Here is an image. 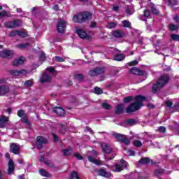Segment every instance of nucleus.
I'll return each instance as SVG.
<instances>
[{"label": "nucleus", "instance_id": "obj_1", "mask_svg": "<svg viewBox=\"0 0 179 179\" xmlns=\"http://www.w3.org/2000/svg\"><path fill=\"white\" fill-rule=\"evenodd\" d=\"M169 80H170V77H169V75L165 74L162 76L157 83L153 85L152 88V93L156 94L157 92H160L162 87H164L166 84L169 83Z\"/></svg>", "mask_w": 179, "mask_h": 179}, {"label": "nucleus", "instance_id": "obj_2", "mask_svg": "<svg viewBox=\"0 0 179 179\" xmlns=\"http://www.w3.org/2000/svg\"><path fill=\"white\" fill-rule=\"evenodd\" d=\"M92 17V13H79L77 15H74L73 17V20L74 23H84V22H86V20H90Z\"/></svg>", "mask_w": 179, "mask_h": 179}, {"label": "nucleus", "instance_id": "obj_3", "mask_svg": "<svg viewBox=\"0 0 179 179\" xmlns=\"http://www.w3.org/2000/svg\"><path fill=\"white\" fill-rule=\"evenodd\" d=\"M146 100V97L138 95L135 97V111H138V110H141L142 107H143V101Z\"/></svg>", "mask_w": 179, "mask_h": 179}, {"label": "nucleus", "instance_id": "obj_4", "mask_svg": "<svg viewBox=\"0 0 179 179\" xmlns=\"http://www.w3.org/2000/svg\"><path fill=\"white\" fill-rule=\"evenodd\" d=\"M127 166L128 162H125L124 159H121L120 164L115 165V169H113V171H116V173H120V171H122L124 169H127Z\"/></svg>", "mask_w": 179, "mask_h": 179}, {"label": "nucleus", "instance_id": "obj_5", "mask_svg": "<svg viewBox=\"0 0 179 179\" xmlns=\"http://www.w3.org/2000/svg\"><path fill=\"white\" fill-rule=\"evenodd\" d=\"M8 73L10 75H12V76H22V75H28L29 71L25 69H22L19 71L11 69L8 71Z\"/></svg>", "mask_w": 179, "mask_h": 179}, {"label": "nucleus", "instance_id": "obj_6", "mask_svg": "<svg viewBox=\"0 0 179 179\" xmlns=\"http://www.w3.org/2000/svg\"><path fill=\"white\" fill-rule=\"evenodd\" d=\"M103 73H104V69L101 67H96L89 71V75L91 77L97 76L98 75H103Z\"/></svg>", "mask_w": 179, "mask_h": 179}, {"label": "nucleus", "instance_id": "obj_7", "mask_svg": "<svg viewBox=\"0 0 179 179\" xmlns=\"http://www.w3.org/2000/svg\"><path fill=\"white\" fill-rule=\"evenodd\" d=\"M13 50H4L0 52V57L1 58H4L9 59V58H12L13 57Z\"/></svg>", "mask_w": 179, "mask_h": 179}, {"label": "nucleus", "instance_id": "obj_8", "mask_svg": "<svg viewBox=\"0 0 179 179\" xmlns=\"http://www.w3.org/2000/svg\"><path fill=\"white\" fill-rule=\"evenodd\" d=\"M36 145L38 146V149H43V145H46L48 141L46 140L43 136H39L36 138Z\"/></svg>", "mask_w": 179, "mask_h": 179}, {"label": "nucleus", "instance_id": "obj_9", "mask_svg": "<svg viewBox=\"0 0 179 179\" xmlns=\"http://www.w3.org/2000/svg\"><path fill=\"white\" fill-rule=\"evenodd\" d=\"M65 29H66V22L60 20L57 23L58 33H65Z\"/></svg>", "mask_w": 179, "mask_h": 179}, {"label": "nucleus", "instance_id": "obj_10", "mask_svg": "<svg viewBox=\"0 0 179 179\" xmlns=\"http://www.w3.org/2000/svg\"><path fill=\"white\" fill-rule=\"evenodd\" d=\"M10 150L14 155H19L20 152V145L13 143L10 145Z\"/></svg>", "mask_w": 179, "mask_h": 179}, {"label": "nucleus", "instance_id": "obj_11", "mask_svg": "<svg viewBox=\"0 0 179 179\" xmlns=\"http://www.w3.org/2000/svg\"><path fill=\"white\" fill-rule=\"evenodd\" d=\"M112 36L115 37V38H122L125 36V32L120 29L115 30L112 31Z\"/></svg>", "mask_w": 179, "mask_h": 179}, {"label": "nucleus", "instance_id": "obj_12", "mask_svg": "<svg viewBox=\"0 0 179 179\" xmlns=\"http://www.w3.org/2000/svg\"><path fill=\"white\" fill-rule=\"evenodd\" d=\"M9 92H10V88H9V86L5 85H0V96L8 94Z\"/></svg>", "mask_w": 179, "mask_h": 179}, {"label": "nucleus", "instance_id": "obj_13", "mask_svg": "<svg viewBox=\"0 0 179 179\" xmlns=\"http://www.w3.org/2000/svg\"><path fill=\"white\" fill-rule=\"evenodd\" d=\"M101 146L102 148V151L103 153L110 154L113 152V148L108 144L106 143H101Z\"/></svg>", "mask_w": 179, "mask_h": 179}, {"label": "nucleus", "instance_id": "obj_14", "mask_svg": "<svg viewBox=\"0 0 179 179\" xmlns=\"http://www.w3.org/2000/svg\"><path fill=\"white\" fill-rule=\"evenodd\" d=\"M53 112H55L57 115H59V117H63V115H65V110L62 107L53 108Z\"/></svg>", "mask_w": 179, "mask_h": 179}, {"label": "nucleus", "instance_id": "obj_15", "mask_svg": "<svg viewBox=\"0 0 179 179\" xmlns=\"http://www.w3.org/2000/svg\"><path fill=\"white\" fill-rule=\"evenodd\" d=\"M50 81H51V76H50L49 74L47 73V72L43 73L42 76L40 78V82L41 83H45L46 82H50Z\"/></svg>", "mask_w": 179, "mask_h": 179}, {"label": "nucleus", "instance_id": "obj_16", "mask_svg": "<svg viewBox=\"0 0 179 179\" xmlns=\"http://www.w3.org/2000/svg\"><path fill=\"white\" fill-rule=\"evenodd\" d=\"M24 64V57H20V58L15 59L12 65L13 66H19V65H23Z\"/></svg>", "mask_w": 179, "mask_h": 179}, {"label": "nucleus", "instance_id": "obj_17", "mask_svg": "<svg viewBox=\"0 0 179 179\" xmlns=\"http://www.w3.org/2000/svg\"><path fill=\"white\" fill-rule=\"evenodd\" d=\"M14 171H15V163L13 162V161L12 159H9L8 174L10 175Z\"/></svg>", "mask_w": 179, "mask_h": 179}, {"label": "nucleus", "instance_id": "obj_18", "mask_svg": "<svg viewBox=\"0 0 179 179\" xmlns=\"http://www.w3.org/2000/svg\"><path fill=\"white\" fill-rule=\"evenodd\" d=\"M9 121V117L6 116H0V128H5L6 122Z\"/></svg>", "mask_w": 179, "mask_h": 179}, {"label": "nucleus", "instance_id": "obj_19", "mask_svg": "<svg viewBox=\"0 0 179 179\" xmlns=\"http://www.w3.org/2000/svg\"><path fill=\"white\" fill-rule=\"evenodd\" d=\"M76 33L80 38L85 39V38H87V34L85 30L82 29H77Z\"/></svg>", "mask_w": 179, "mask_h": 179}, {"label": "nucleus", "instance_id": "obj_20", "mask_svg": "<svg viewBox=\"0 0 179 179\" xmlns=\"http://www.w3.org/2000/svg\"><path fill=\"white\" fill-rule=\"evenodd\" d=\"M99 176H101L102 177H106L107 178L111 177V173L110 172H107L105 171V169H100L99 171Z\"/></svg>", "mask_w": 179, "mask_h": 179}, {"label": "nucleus", "instance_id": "obj_21", "mask_svg": "<svg viewBox=\"0 0 179 179\" xmlns=\"http://www.w3.org/2000/svg\"><path fill=\"white\" fill-rule=\"evenodd\" d=\"M33 85H34V80L33 78L26 80L24 83V86L27 89H29V87H31L33 86Z\"/></svg>", "mask_w": 179, "mask_h": 179}, {"label": "nucleus", "instance_id": "obj_22", "mask_svg": "<svg viewBox=\"0 0 179 179\" xmlns=\"http://www.w3.org/2000/svg\"><path fill=\"white\" fill-rule=\"evenodd\" d=\"M135 75H138L140 76H145V75H146V71L142 69L136 68Z\"/></svg>", "mask_w": 179, "mask_h": 179}, {"label": "nucleus", "instance_id": "obj_23", "mask_svg": "<svg viewBox=\"0 0 179 179\" xmlns=\"http://www.w3.org/2000/svg\"><path fill=\"white\" fill-rule=\"evenodd\" d=\"M87 159L90 162V163H93V164H96V166H99V164H100V161L95 159L94 157L90 155H87Z\"/></svg>", "mask_w": 179, "mask_h": 179}, {"label": "nucleus", "instance_id": "obj_24", "mask_svg": "<svg viewBox=\"0 0 179 179\" xmlns=\"http://www.w3.org/2000/svg\"><path fill=\"white\" fill-rule=\"evenodd\" d=\"M150 9L153 15H160V11H159V10L156 8V6H155V4L152 3H151L150 4Z\"/></svg>", "mask_w": 179, "mask_h": 179}, {"label": "nucleus", "instance_id": "obj_25", "mask_svg": "<svg viewBox=\"0 0 179 179\" xmlns=\"http://www.w3.org/2000/svg\"><path fill=\"white\" fill-rule=\"evenodd\" d=\"M135 111V103H132L130 106H127L126 108V113L127 114H131V113H134Z\"/></svg>", "mask_w": 179, "mask_h": 179}, {"label": "nucleus", "instance_id": "obj_26", "mask_svg": "<svg viewBox=\"0 0 179 179\" xmlns=\"http://www.w3.org/2000/svg\"><path fill=\"white\" fill-rule=\"evenodd\" d=\"M139 164H149L150 163V158L149 157H143L141 158L138 161Z\"/></svg>", "mask_w": 179, "mask_h": 179}, {"label": "nucleus", "instance_id": "obj_27", "mask_svg": "<svg viewBox=\"0 0 179 179\" xmlns=\"http://www.w3.org/2000/svg\"><path fill=\"white\" fill-rule=\"evenodd\" d=\"M115 108H116L115 113L117 114H122V113H124V104L117 105L115 107Z\"/></svg>", "mask_w": 179, "mask_h": 179}, {"label": "nucleus", "instance_id": "obj_28", "mask_svg": "<svg viewBox=\"0 0 179 179\" xmlns=\"http://www.w3.org/2000/svg\"><path fill=\"white\" fill-rule=\"evenodd\" d=\"M62 152L64 155V156H71L73 153V150L72 148L69 149H63L62 150Z\"/></svg>", "mask_w": 179, "mask_h": 179}, {"label": "nucleus", "instance_id": "obj_29", "mask_svg": "<svg viewBox=\"0 0 179 179\" xmlns=\"http://www.w3.org/2000/svg\"><path fill=\"white\" fill-rule=\"evenodd\" d=\"M115 61H124L125 59V55L123 54H117L114 56Z\"/></svg>", "mask_w": 179, "mask_h": 179}, {"label": "nucleus", "instance_id": "obj_30", "mask_svg": "<svg viewBox=\"0 0 179 179\" xmlns=\"http://www.w3.org/2000/svg\"><path fill=\"white\" fill-rule=\"evenodd\" d=\"M150 16V11L149 10H145L143 15L140 16L141 20H146L145 17H149Z\"/></svg>", "mask_w": 179, "mask_h": 179}, {"label": "nucleus", "instance_id": "obj_31", "mask_svg": "<svg viewBox=\"0 0 179 179\" xmlns=\"http://www.w3.org/2000/svg\"><path fill=\"white\" fill-rule=\"evenodd\" d=\"M113 136H115V138H116L119 142H122V140L125 138L126 136L115 133L113 134Z\"/></svg>", "mask_w": 179, "mask_h": 179}, {"label": "nucleus", "instance_id": "obj_32", "mask_svg": "<svg viewBox=\"0 0 179 179\" xmlns=\"http://www.w3.org/2000/svg\"><path fill=\"white\" fill-rule=\"evenodd\" d=\"M39 173L43 177H51V173H48L45 169H41Z\"/></svg>", "mask_w": 179, "mask_h": 179}, {"label": "nucleus", "instance_id": "obj_33", "mask_svg": "<svg viewBox=\"0 0 179 179\" xmlns=\"http://www.w3.org/2000/svg\"><path fill=\"white\" fill-rule=\"evenodd\" d=\"M58 128L60 129V134H66V126L62 124L58 125Z\"/></svg>", "mask_w": 179, "mask_h": 179}, {"label": "nucleus", "instance_id": "obj_34", "mask_svg": "<svg viewBox=\"0 0 179 179\" xmlns=\"http://www.w3.org/2000/svg\"><path fill=\"white\" fill-rule=\"evenodd\" d=\"M10 16L12 15L8 13V11L3 10L1 13H0V19H2V17H10Z\"/></svg>", "mask_w": 179, "mask_h": 179}, {"label": "nucleus", "instance_id": "obj_35", "mask_svg": "<svg viewBox=\"0 0 179 179\" xmlns=\"http://www.w3.org/2000/svg\"><path fill=\"white\" fill-rule=\"evenodd\" d=\"M45 164H46V166H48V167H50L51 169H57V166H55L54 162L51 161H46L45 162Z\"/></svg>", "mask_w": 179, "mask_h": 179}, {"label": "nucleus", "instance_id": "obj_36", "mask_svg": "<svg viewBox=\"0 0 179 179\" xmlns=\"http://www.w3.org/2000/svg\"><path fill=\"white\" fill-rule=\"evenodd\" d=\"M55 59L56 62H65V59H66V57H61L59 56H55Z\"/></svg>", "mask_w": 179, "mask_h": 179}, {"label": "nucleus", "instance_id": "obj_37", "mask_svg": "<svg viewBox=\"0 0 179 179\" xmlns=\"http://www.w3.org/2000/svg\"><path fill=\"white\" fill-rule=\"evenodd\" d=\"M6 27H8V29H14L15 27V22L14 21L12 22H8L5 24Z\"/></svg>", "mask_w": 179, "mask_h": 179}, {"label": "nucleus", "instance_id": "obj_38", "mask_svg": "<svg viewBox=\"0 0 179 179\" xmlns=\"http://www.w3.org/2000/svg\"><path fill=\"white\" fill-rule=\"evenodd\" d=\"M169 30H171V31H174L176 30H178V26L175 25L174 24H170L169 26Z\"/></svg>", "mask_w": 179, "mask_h": 179}, {"label": "nucleus", "instance_id": "obj_39", "mask_svg": "<svg viewBox=\"0 0 179 179\" xmlns=\"http://www.w3.org/2000/svg\"><path fill=\"white\" fill-rule=\"evenodd\" d=\"M85 76H83V74H76L75 75V79H76V80H78L79 82H81V80H83Z\"/></svg>", "mask_w": 179, "mask_h": 179}, {"label": "nucleus", "instance_id": "obj_40", "mask_svg": "<svg viewBox=\"0 0 179 179\" xmlns=\"http://www.w3.org/2000/svg\"><path fill=\"white\" fill-rule=\"evenodd\" d=\"M171 38L173 41H179V34H173L171 35Z\"/></svg>", "mask_w": 179, "mask_h": 179}, {"label": "nucleus", "instance_id": "obj_41", "mask_svg": "<svg viewBox=\"0 0 179 179\" xmlns=\"http://www.w3.org/2000/svg\"><path fill=\"white\" fill-rule=\"evenodd\" d=\"M29 43H22V44H19L17 45V48H21L22 50L24 49V48H27V47H29Z\"/></svg>", "mask_w": 179, "mask_h": 179}, {"label": "nucleus", "instance_id": "obj_42", "mask_svg": "<svg viewBox=\"0 0 179 179\" xmlns=\"http://www.w3.org/2000/svg\"><path fill=\"white\" fill-rule=\"evenodd\" d=\"M94 92L95 94H101V93H103V90L99 87H96L94 90Z\"/></svg>", "mask_w": 179, "mask_h": 179}, {"label": "nucleus", "instance_id": "obj_43", "mask_svg": "<svg viewBox=\"0 0 179 179\" xmlns=\"http://www.w3.org/2000/svg\"><path fill=\"white\" fill-rule=\"evenodd\" d=\"M125 155H127V156H134L135 152L132 150H125Z\"/></svg>", "mask_w": 179, "mask_h": 179}, {"label": "nucleus", "instance_id": "obj_44", "mask_svg": "<svg viewBox=\"0 0 179 179\" xmlns=\"http://www.w3.org/2000/svg\"><path fill=\"white\" fill-rule=\"evenodd\" d=\"M122 24H123V27H131V22L128 20L122 21Z\"/></svg>", "mask_w": 179, "mask_h": 179}, {"label": "nucleus", "instance_id": "obj_45", "mask_svg": "<svg viewBox=\"0 0 179 179\" xmlns=\"http://www.w3.org/2000/svg\"><path fill=\"white\" fill-rule=\"evenodd\" d=\"M115 27H117V23L114 22H109L108 24V29H114Z\"/></svg>", "mask_w": 179, "mask_h": 179}, {"label": "nucleus", "instance_id": "obj_46", "mask_svg": "<svg viewBox=\"0 0 179 179\" xmlns=\"http://www.w3.org/2000/svg\"><path fill=\"white\" fill-rule=\"evenodd\" d=\"M134 100V96H127L123 99L124 103H129Z\"/></svg>", "mask_w": 179, "mask_h": 179}, {"label": "nucleus", "instance_id": "obj_47", "mask_svg": "<svg viewBox=\"0 0 179 179\" xmlns=\"http://www.w3.org/2000/svg\"><path fill=\"white\" fill-rule=\"evenodd\" d=\"M71 179H79V176H78V173L76 171H73L71 173Z\"/></svg>", "mask_w": 179, "mask_h": 179}, {"label": "nucleus", "instance_id": "obj_48", "mask_svg": "<svg viewBox=\"0 0 179 179\" xmlns=\"http://www.w3.org/2000/svg\"><path fill=\"white\" fill-rule=\"evenodd\" d=\"M14 26H15V27H19V26H22V20H14Z\"/></svg>", "mask_w": 179, "mask_h": 179}, {"label": "nucleus", "instance_id": "obj_49", "mask_svg": "<svg viewBox=\"0 0 179 179\" xmlns=\"http://www.w3.org/2000/svg\"><path fill=\"white\" fill-rule=\"evenodd\" d=\"M169 2L170 6H176V5H178V0H168Z\"/></svg>", "mask_w": 179, "mask_h": 179}, {"label": "nucleus", "instance_id": "obj_50", "mask_svg": "<svg viewBox=\"0 0 179 179\" xmlns=\"http://www.w3.org/2000/svg\"><path fill=\"white\" fill-rule=\"evenodd\" d=\"M126 124H128V125H135V120H134V119H127L126 120Z\"/></svg>", "mask_w": 179, "mask_h": 179}, {"label": "nucleus", "instance_id": "obj_51", "mask_svg": "<svg viewBox=\"0 0 179 179\" xmlns=\"http://www.w3.org/2000/svg\"><path fill=\"white\" fill-rule=\"evenodd\" d=\"M122 143H124V145H129L131 143V141H129V139H128V138H127V136H125L122 139Z\"/></svg>", "mask_w": 179, "mask_h": 179}, {"label": "nucleus", "instance_id": "obj_52", "mask_svg": "<svg viewBox=\"0 0 179 179\" xmlns=\"http://www.w3.org/2000/svg\"><path fill=\"white\" fill-rule=\"evenodd\" d=\"M74 157L78 159V160H83V157L79 152L74 153Z\"/></svg>", "mask_w": 179, "mask_h": 179}, {"label": "nucleus", "instance_id": "obj_53", "mask_svg": "<svg viewBox=\"0 0 179 179\" xmlns=\"http://www.w3.org/2000/svg\"><path fill=\"white\" fill-rule=\"evenodd\" d=\"M135 146H136V148H142V146H143L142 142L139 140H136L135 141Z\"/></svg>", "mask_w": 179, "mask_h": 179}, {"label": "nucleus", "instance_id": "obj_54", "mask_svg": "<svg viewBox=\"0 0 179 179\" xmlns=\"http://www.w3.org/2000/svg\"><path fill=\"white\" fill-rule=\"evenodd\" d=\"M17 36H20V37H26L27 34L24 31L17 30Z\"/></svg>", "mask_w": 179, "mask_h": 179}, {"label": "nucleus", "instance_id": "obj_55", "mask_svg": "<svg viewBox=\"0 0 179 179\" xmlns=\"http://www.w3.org/2000/svg\"><path fill=\"white\" fill-rule=\"evenodd\" d=\"M102 107L105 108V110H110V108H111V106L107 103H102Z\"/></svg>", "mask_w": 179, "mask_h": 179}, {"label": "nucleus", "instance_id": "obj_56", "mask_svg": "<svg viewBox=\"0 0 179 179\" xmlns=\"http://www.w3.org/2000/svg\"><path fill=\"white\" fill-rule=\"evenodd\" d=\"M158 132H160L161 134H164L166 132V127L161 126L157 129Z\"/></svg>", "mask_w": 179, "mask_h": 179}, {"label": "nucleus", "instance_id": "obj_57", "mask_svg": "<svg viewBox=\"0 0 179 179\" xmlns=\"http://www.w3.org/2000/svg\"><path fill=\"white\" fill-rule=\"evenodd\" d=\"M9 37H15L17 36V30L16 31H12L8 34Z\"/></svg>", "mask_w": 179, "mask_h": 179}, {"label": "nucleus", "instance_id": "obj_58", "mask_svg": "<svg viewBox=\"0 0 179 179\" xmlns=\"http://www.w3.org/2000/svg\"><path fill=\"white\" fill-rule=\"evenodd\" d=\"M160 174H163V169H157L155 171V176H160Z\"/></svg>", "mask_w": 179, "mask_h": 179}, {"label": "nucleus", "instance_id": "obj_59", "mask_svg": "<svg viewBox=\"0 0 179 179\" xmlns=\"http://www.w3.org/2000/svg\"><path fill=\"white\" fill-rule=\"evenodd\" d=\"M17 114L18 117H23L24 115V110H20L17 111Z\"/></svg>", "mask_w": 179, "mask_h": 179}, {"label": "nucleus", "instance_id": "obj_60", "mask_svg": "<svg viewBox=\"0 0 179 179\" xmlns=\"http://www.w3.org/2000/svg\"><path fill=\"white\" fill-rule=\"evenodd\" d=\"M22 122H23L24 124H27V125H29V120H27V117H23L21 119Z\"/></svg>", "mask_w": 179, "mask_h": 179}, {"label": "nucleus", "instance_id": "obj_61", "mask_svg": "<svg viewBox=\"0 0 179 179\" xmlns=\"http://www.w3.org/2000/svg\"><path fill=\"white\" fill-rule=\"evenodd\" d=\"M52 136L53 137V140L55 142H58L59 138H58V136L55 134L52 133Z\"/></svg>", "mask_w": 179, "mask_h": 179}, {"label": "nucleus", "instance_id": "obj_62", "mask_svg": "<svg viewBox=\"0 0 179 179\" xmlns=\"http://www.w3.org/2000/svg\"><path fill=\"white\" fill-rule=\"evenodd\" d=\"M40 58L42 61H45V53L44 52H42L41 55H40Z\"/></svg>", "mask_w": 179, "mask_h": 179}, {"label": "nucleus", "instance_id": "obj_63", "mask_svg": "<svg viewBox=\"0 0 179 179\" xmlns=\"http://www.w3.org/2000/svg\"><path fill=\"white\" fill-rule=\"evenodd\" d=\"M129 73L130 74L135 75V67H131V68L129 70Z\"/></svg>", "mask_w": 179, "mask_h": 179}, {"label": "nucleus", "instance_id": "obj_64", "mask_svg": "<svg viewBox=\"0 0 179 179\" xmlns=\"http://www.w3.org/2000/svg\"><path fill=\"white\" fill-rule=\"evenodd\" d=\"M165 104H166V107H169V108L173 107V102H171V101H168L165 103Z\"/></svg>", "mask_w": 179, "mask_h": 179}]
</instances>
